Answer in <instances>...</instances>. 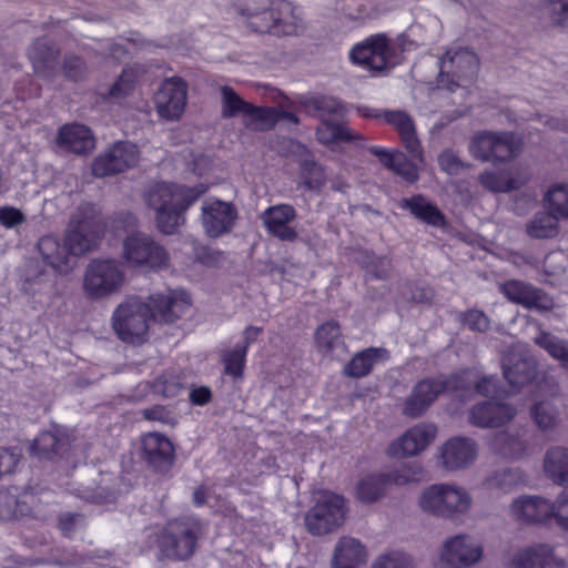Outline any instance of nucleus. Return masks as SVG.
Returning a JSON list of instances; mask_svg holds the SVG:
<instances>
[{"mask_svg": "<svg viewBox=\"0 0 568 568\" xmlns=\"http://www.w3.org/2000/svg\"><path fill=\"white\" fill-rule=\"evenodd\" d=\"M521 146V140L514 133L481 132L473 138L469 151L483 162L501 163L515 159Z\"/></svg>", "mask_w": 568, "mask_h": 568, "instance_id": "nucleus-11", "label": "nucleus"}, {"mask_svg": "<svg viewBox=\"0 0 568 568\" xmlns=\"http://www.w3.org/2000/svg\"><path fill=\"white\" fill-rule=\"evenodd\" d=\"M241 16L246 26L258 33L291 36L300 28L294 8L285 0H246Z\"/></svg>", "mask_w": 568, "mask_h": 568, "instance_id": "nucleus-1", "label": "nucleus"}, {"mask_svg": "<svg viewBox=\"0 0 568 568\" xmlns=\"http://www.w3.org/2000/svg\"><path fill=\"white\" fill-rule=\"evenodd\" d=\"M554 505L540 497L525 496L510 505L511 515L524 523H541L552 517Z\"/></svg>", "mask_w": 568, "mask_h": 568, "instance_id": "nucleus-29", "label": "nucleus"}, {"mask_svg": "<svg viewBox=\"0 0 568 568\" xmlns=\"http://www.w3.org/2000/svg\"><path fill=\"white\" fill-rule=\"evenodd\" d=\"M105 234L102 216L90 205L80 206L72 216L65 236L72 255H83L95 250Z\"/></svg>", "mask_w": 568, "mask_h": 568, "instance_id": "nucleus-3", "label": "nucleus"}, {"mask_svg": "<svg viewBox=\"0 0 568 568\" xmlns=\"http://www.w3.org/2000/svg\"><path fill=\"white\" fill-rule=\"evenodd\" d=\"M366 560L364 546L354 538L342 537L334 550L333 568H357Z\"/></svg>", "mask_w": 568, "mask_h": 568, "instance_id": "nucleus-36", "label": "nucleus"}, {"mask_svg": "<svg viewBox=\"0 0 568 568\" xmlns=\"http://www.w3.org/2000/svg\"><path fill=\"white\" fill-rule=\"evenodd\" d=\"M535 343L542 347L554 358L561 363L568 369V346L565 341L548 333L540 332L535 338Z\"/></svg>", "mask_w": 568, "mask_h": 568, "instance_id": "nucleus-49", "label": "nucleus"}, {"mask_svg": "<svg viewBox=\"0 0 568 568\" xmlns=\"http://www.w3.org/2000/svg\"><path fill=\"white\" fill-rule=\"evenodd\" d=\"M140 153L131 142H116L94 158L91 164L92 174L105 178L122 173L139 162Z\"/></svg>", "mask_w": 568, "mask_h": 568, "instance_id": "nucleus-15", "label": "nucleus"}, {"mask_svg": "<svg viewBox=\"0 0 568 568\" xmlns=\"http://www.w3.org/2000/svg\"><path fill=\"white\" fill-rule=\"evenodd\" d=\"M346 516L343 496L325 491L316 499L314 506L305 515V527L315 536L329 534L339 528Z\"/></svg>", "mask_w": 568, "mask_h": 568, "instance_id": "nucleus-10", "label": "nucleus"}, {"mask_svg": "<svg viewBox=\"0 0 568 568\" xmlns=\"http://www.w3.org/2000/svg\"><path fill=\"white\" fill-rule=\"evenodd\" d=\"M62 71L65 78L80 80L87 74V65L81 58L70 54L64 58Z\"/></svg>", "mask_w": 568, "mask_h": 568, "instance_id": "nucleus-58", "label": "nucleus"}, {"mask_svg": "<svg viewBox=\"0 0 568 568\" xmlns=\"http://www.w3.org/2000/svg\"><path fill=\"white\" fill-rule=\"evenodd\" d=\"M316 138L320 143L331 145L338 141L351 142L361 140L359 133L352 131L346 124L322 121L316 129Z\"/></svg>", "mask_w": 568, "mask_h": 568, "instance_id": "nucleus-39", "label": "nucleus"}, {"mask_svg": "<svg viewBox=\"0 0 568 568\" xmlns=\"http://www.w3.org/2000/svg\"><path fill=\"white\" fill-rule=\"evenodd\" d=\"M139 71L135 68L124 69L118 81L110 89V97L122 98L129 94L136 82Z\"/></svg>", "mask_w": 568, "mask_h": 568, "instance_id": "nucleus-55", "label": "nucleus"}, {"mask_svg": "<svg viewBox=\"0 0 568 568\" xmlns=\"http://www.w3.org/2000/svg\"><path fill=\"white\" fill-rule=\"evenodd\" d=\"M316 349L324 356L335 358L347 354L341 326L336 321H327L320 325L314 334Z\"/></svg>", "mask_w": 568, "mask_h": 568, "instance_id": "nucleus-28", "label": "nucleus"}, {"mask_svg": "<svg viewBox=\"0 0 568 568\" xmlns=\"http://www.w3.org/2000/svg\"><path fill=\"white\" fill-rule=\"evenodd\" d=\"M304 106L310 113L326 121L329 115L343 116L346 109L342 102L332 97L310 98L304 102Z\"/></svg>", "mask_w": 568, "mask_h": 568, "instance_id": "nucleus-44", "label": "nucleus"}, {"mask_svg": "<svg viewBox=\"0 0 568 568\" xmlns=\"http://www.w3.org/2000/svg\"><path fill=\"white\" fill-rule=\"evenodd\" d=\"M146 304L151 308L150 317L153 322L171 324L187 311L191 301L182 291L164 290L150 295Z\"/></svg>", "mask_w": 568, "mask_h": 568, "instance_id": "nucleus-17", "label": "nucleus"}, {"mask_svg": "<svg viewBox=\"0 0 568 568\" xmlns=\"http://www.w3.org/2000/svg\"><path fill=\"white\" fill-rule=\"evenodd\" d=\"M20 458V449L0 448V475L12 473L17 467Z\"/></svg>", "mask_w": 568, "mask_h": 568, "instance_id": "nucleus-61", "label": "nucleus"}, {"mask_svg": "<svg viewBox=\"0 0 568 568\" xmlns=\"http://www.w3.org/2000/svg\"><path fill=\"white\" fill-rule=\"evenodd\" d=\"M466 372L448 378L424 379L416 384L403 405V415L417 418L425 414L434 400L444 392H455L465 384Z\"/></svg>", "mask_w": 568, "mask_h": 568, "instance_id": "nucleus-9", "label": "nucleus"}, {"mask_svg": "<svg viewBox=\"0 0 568 568\" xmlns=\"http://www.w3.org/2000/svg\"><path fill=\"white\" fill-rule=\"evenodd\" d=\"M567 257L562 252H554L546 256L544 271L549 276H559L565 273Z\"/></svg>", "mask_w": 568, "mask_h": 568, "instance_id": "nucleus-60", "label": "nucleus"}, {"mask_svg": "<svg viewBox=\"0 0 568 568\" xmlns=\"http://www.w3.org/2000/svg\"><path fill=\"white\" fill-rule=\"evenodd\" d=\"M480 184L490 192L506 193L525 185L527 176L517 169L500 172L486 171L478 176Z\"/></svg>", "mask_w": 568, "mask_h": 568, "instance_id": "nucleus-32", "label": "nucleus"}, {"mask_svg": "<svg viewBox=\"0 0 568 568\" xmlns=\"http://www.w3.org/2000/svg\"><path fill=\"white\" fill-rule=\"evenodd\" d=\"M151 308L139 297L120 303L112 314V327L118 337L129 344H142L148 339Z\"/></svg>", "mask_w": 568, "mask_h": 568, "instance_id": "nucleus-4", "label": "nucleus"}, {"mask_svg": "<svg viewBox=\"0 0 568 568\" xmlns=\"http://www.w3.org/2000/svg\"><path fill=\"white\" fill-rule=\"evenodd\" d=\"M386 480L383 473L364 475L354 486L356 500L366 505L379 501L389 491Z\"/></svg>", "mask_w": 568, "mask_h": 568, "instance_id": "nucleus-35", "label": "nucleus"}, {"mask_svg": "<svg viewBox=\"0 0 568 568\" xmlns=\"http://www.w3.org/2000/svg\"><path fill=\"white\" fill-rule=\"evenodd\" d=\"M544 468L555 481L568 480V448H550L545 455Z\"/></svg>", "mask_w": 568, "mask_h": 568, "instance_id": "nucleus-41", "label": "nucleus"}, {"mask_svg": "<svg viewBox=\"0 0 568 568\" xmlns=\"http://www.w3.org/2000/svg\"><path fill=\"white\" fill-rule=\"evenodd\" d=\"M383 474L387 479L386 483L389 490L393 486L403 487L417 483L423 474V468L416 463L404 464L400 467Z\"/></svg>", "mask_w": 568, "mask_h": 568, "instance_id": "nucleus-47", "label": "nucleus"}, {"mask_svg": "<svg viewBox=\"0 0 568 568\" xmlns=\"http://www.w3.org/2000/svg\"><path fill=\"white\" fill-rule=\"evenodd\" d=\"M388 352L384 348H367L357 353L345 366L344 373L354 378L364 377L371 373L377 361H385Z\"/></svg>", "mask_w": 568, "mask_h": 568, "instance_id": "nucleus-37", "label": "nucleus"}, {"mask_svg": "<svg viewBox=\"0 0 568 568\" xmlns=\"http://www.w3.org/2000/svg\"><path fill=\"white\" fill-rule=\"evenodd\" d=\"M55 144L65 152L84 155L95 149V138L88 126L74 122L59 129Z\"/></svg>", "mask_w": 568, "mask_h": 568, "instance_id": "nucleus-23", "label": "nucleus"}, {"mask_svg": "<svg viewBox=\"0 0 568 568\" xmlns=\"http://www.w3.org/2000/svg\"><path fill=\"white\" fill-rule=\"evenodd\" d=\"M277 113L273 108L254 106L250 103L244 116L243 124L253 131H266L272 129L277 122Z\"/></svg>", "mask_w": 568, "mask_h": 568, "instance_id": "nucleus-42", "label": "nucleus"}, {"mask_svg": "<svg viewBox=\"0 0 568 568\" xmlns=\"http://www.w3.org/2000/svg\"><path fill=\"white\" fill-rule=\"evenodd\" d=\"M530 415L535 425L542 432L555 429L560 422L559 412L548 400L535 403L530 408Z\"/></svg>", "mask_w": 568, "mask_h": 568, "instance_id": "nucleus-45", "label": "nucleus"}, {"mask_svg": "<svg viewBox=\"0 0 568 568\" xmlns=\"http://www.w3.org/2000/svg\"><path fill=\"white\" fill-rule=\"evenodd\" d=\"M372 568H414L412 559L400 552H389L379 556Z\"/></svg>", "mask_w": 568, "mask_h": 568, "instance_id": "nucleus-57", "label": "nucleus"}, {"mask_svg": "<svg viewBox=\"0 0 568 568\" xmlns=\"http://www.w3.org/2000/svg\"><path fill=\"white\" fill-rule=\"evenodd\" d=\"M186 99V83L181 78L168 79L155 95L156 111L163 119L176 120L184 112Z\"/></svg>", "mask_w": 568, "mask_h": 568, "instance_id": "nucleus-20", "label": "nucleus"}, {"mask_svg": "<svg viewBox=\"0 0 568 568\" xmlns=\"http://www.w3.org/2000/svg\"><path fill=\"white\" fill-rule=\"evenodd\" d=\"M389 57V40L385 34L372 36L351 51V59L354 63L372 71L384 70Z\"/></svg>", "mask_w": 568, "mask_h": 568, "instance_id": "nucleus-21", "label": "nucleus"}, {"mask_svg": "<svg viewBox=\"0 0 568 568\" xmlns=\"http://www.w3.org/2000/svg\"><path fill=\"white\" fill-rule=\"evenodd\" d=\"M202 523L192 517L170 520L159 539L162 554L168 558L187 559L194 554L202 535Z\"/></svg>", "mask_w": 568, "mask_h": 568, "instance_id": "nucleus-6", "label": "nucleus"}, {"mask_svg": "<svg viewBox=\"0 0 568 568\" xmlns=\"http://www.w3.org/2000/svg\"><path fill=\"white\" fill-rule=\"evenodd\" d=\"M493 449L504 458L517 459L526 455L527 444L519 436L503 433L497 435L493 443Z\"/></svg>", "mask_w": 568, "mask_h": 568, "instance_id": "nucleus-43", "label": "nucleus"}, {"mask_svg": "<svg viewBox=\"0 0 568 568\" xmlns=\"http://www.w3.org/2000/svg\"><path fill=\"white\" fill-rule=\"evenodd\" d=\"M142 456L153 468L164 470L170 468L175 459L172 442L164 435L153 432L141 438Z\"/></svg>", "mask_w": 568, "mask_h": 568, "instance_id": "nucleus-24", "label": "nucleus"}, {"mask_svg": "<svg viewBox=\"0 0 568 568\" xmlns=\"http://www.w3.org/2000/svg\"><path fill=\"white\" fill-rule=\"evenodd\" d=\"M437 427L433 423H417L393 439L386 447L388 458L399 460L424 453L436 439Z\"/></svg>", "mask_w": 568, "mask_h": 568, "instance_id": "nucleus-12", "label": "nucleus"}, {"mask_svg": "<svg viewBox=\"0 0 568 568\" xmlns=\"http://www.w3.org/2000/svg\"><path fill=\"white\" fill-rule=\"evenodd\" d=\"M246 346H235L222 352L221 361L224 373L234 378H242L246 362Z\"/></svg>", "mask_w": 568, "mask_h": 568, "instance_id": "nucleus-51", "label": "nucleus"}, {"mask_svg": "<svg viewBox=\"0 0 568 568\" xmlns=\"http://www.w3.org/2000/svg\"><path fill=\"white\" fill-rule=\"evenodd\" d=\"M480 61L467 48L448 49L439 61V83L448 90L468 88L477 80Z\"/></svg>", "mask_w": 568, "mask_h": 568, "instance_id": "nucleus-7", "label": "nucleus"}, {"mask_svg": "<svg viewBox=\"0 0 568 568\" xmlns=\"http://www.w3.org/2000/svg\"><path fill=\"white\" fill-rule=\"evenodd\" d=\"M402 206L409 209L419 220L433 225H439L444 220L439 210L420 195L403 200Z\"/></svg>", "mask_w": 568, "mask_h": 568, "instance_id": "nucleus-46", "label": "nucleus"}, {"mask_svg": "<svg viewBox=\"0 0 568 568\" xmlns=\"http://www.w3.org/2000/svg\"><path fill=\"white\" fill-rule=\"evenodd\" d=\"M501 367L506 381L518 388L528 385L537 375L536 361L516 348H510L504 354Z\"/></svg>", "mask_w": 568, "mask_h": 568, "instance_id": "nucleus-22", "label": "nucleus"}, {"mask_svg": "<svg viewBox=\"0 0 568 568\" xmlns=\"http://www.w3.org/2000/svg\"><path fill=\"white\" fill-rule=\"evenodd\" d=\"M417 504L427 515L455 521L469 513L473 498L468 490L459 485L439 483L424 488Z\"/></svg>", "mask_w": 568, "mask_h": 568, "instance_id": "nucleus-2", "label": "nucleus"}, {"mask_svg": "<svg viewBox=\"0 0 568 568\" xmlns=\"http://www.w3.org/2000/svg\"><path fill=\"white\" fill-rule=\"evenodd\" d=\"M383 118L390 124L398 133L402 143L418 163H424V154L420 142L417 138L414 120L404 111L400 110H385Z\"/></svg>", "mask_w": 568, "mask_h": 568, "instance_id": "nucleus-25", "label": "nucleus"}, {"mask_svg": "<svg viewBox=\"0 0 568 568\" xmlns=\"http://www.w3.org/2000/svg\"><path fill=\"white\" fill-rule=\"evenodd\" d=\"M30 513V508L24 503H20L14 495H0V519L12 520L23 517Z\"/></svg>", "mask_w": 568, "mask_h": 568, "instance_id": "nucleus-54", "label": "nucleus"}, {"mask_svg": "<svg viewBox=\"0 0 568 568\" xmlns=\"http://www.w3.org/2000/svg\"><path fill=\"white\" fill-rule=\"evenodd\" d=\"M559 220L548 210L538 212L526 223L525 231L532 239H552L559 233Z\"/></svg>", "mask_w": 568, "mask_h": 568, "instance_id": "nucleus-38", "label": "nucleus"}, {"mask_svg": "<svg viewBox=\"0 0 568 568\" xmlns=\"http://www.w3.org/2000/svg\"><path fill=\"white\" fill-rule=\"evenodd\" d=\"M388 169L408 182H415L418 179V166L409 161L402 152L396 151L394 163L389 165Z\"/></svg>", "mask_w": 568, "mask_h": 568, "instance_id": "nucleus-56", "label": "nucleus"}, {"mask_svg": "<svg viewBox=\"0 0 568 568\" xmlns=\"http://www.w3.org/2000/svg\"><path fill=\"white\" fill-rule=\"evenodd\" d=\"M42 261L50 267L67 273L72 268V253L65 244H61L57 237L47 235L39 240L37 245Z\"/></svg>", "mask_w": 568, "mask_h": 568, "instance_id": "nucleus-31", "label": "nucleus"}, {"mask_svg": "<svg viewBox=\"0 0 568 568\" xmlns=\"http://www.w3.org/2000/svg\"><path fill=\"white\" fill-rule=\"evenodd\" d=\"M541 12L550 26L568 28V0H542Z\"/></svg>", "mask_w": 568, "mask_h": 568, "instance_id": "nucleus-52", "label": "nucleus"}, {"mask_svg": "<svg viewBox=\"0 0 568 568\" xmlns=\"http://www.w3.org/2000/svg\"><path fill=\"white\" fill-rule=\"evenodd\" d=\"M239 211L233 202L209 197L202 203L201 223L210 239H219L234 229Z\"/></svg>", "mask_w": 568, "mask_h": 568, "instance_id": "nucleus-14", "label": "nucleus"}, {"mask_svg": "<svg viewBox=\"0 0 568 568\" xmlns=\"http://www.w3.org/2000/svg\"><path fill=\"white\" fill-rule=\"evenodd\" d=\"M463 322L471 331L484 333L489 329L490 321L488 316L478 310H469L463 314Z\"/></svg>", "mask_w": 568, "mask_h": 568, "instance_id": "nucleus-59", "label": "nucleus"}, {"mask_svg": "<svg viewBox=\"0 0 568 568\" xmlns=\"http://www.w3.org/2000/svg\"><path fill=\"white\" fill-rule=\"evenodd\" d=\"M552 517L557 523L568 530V489L565 490L554 505Z\"/></svg>", "mask_w": 568, "mask_h": 568, "instance_id": "nucleus-63", "label": "nucleus"}, {"mask_svg": "<svg viewBox=\"0 0 568 568\" xmlns=\"http://www.w3.org/2000/svg\"><path fill=\"white\" fill-rule=\"evenodd\" d=\"M34 72L44 79H51L58 69V50L43 40H38L30 50Z\"/></svg>", "mask_w": 568, "mask_h": 568, "instance_id": "nucleus-34", "label": "nucleus"}, {"mask_svg": "<svg viewBox=\"0 0 568 568\" xmlns=\"http://www.w3.org/2000/svg\"><path fill=\"white\" fill-rule=\"evenodd\" d=\"M121 257L129 267L160 270L170 265V254L150 235L129 234L122 243Z\"/></svg>", "mask_w": 568, "mask_h": 568, "instance_id": "nucleus-8", "label": "nucleus"}, {"mask_svg": "<svg viewBox=\"0 0 568 568\" xmlns=\"http://www.w3.org/2000/svg\"><path fill=\"white\" fill-rule=\"evenodd\" d=\"M260 217L271 236L285 242H295L298 239V232L293 225L297 219V212L293 205L286 203L272 205L263 211Z\"/></svg>", "mask_w": 568, "mask_h": 568, "instance_id": "nucleus-18", "label": "nucleus"}, {"mask_svg": "<svg viewBox=\"0 0 568 568\" xmlns=\"http://www.w3.org/2000/svg\"><path fill=\"white\" fill-rule=\"evenodd\" d=\"M300 181L307 190L320 191L326 184L324 168L312 159L301 163Z\"/></svg>", "mask_w": 568, "mask_h": 568, "instance_id": "nucleus-48", "label": "nucleus"}, {"mask_svg": "<svg viewBox=\"0 0 568 568\" xmlns=\"http://www.w3.org/2000/svg\"><path fill=\"white\" fill-rule=\"evenodd\" d=\"M509 568H565V561L547 545H534L518 550Z\"/></svg>", "mask_w": 568, "mask_h": 568, "instance_id": "nucleus-26", "label": "nucleus"}, {"mask_svg": "<svg viewBox=\"0 0 568 568\" xmlns=\"http://www.w3.org/2000/svg\"><path fill=\"white\" fill-rule=\"evenodd\" d=\"M438 161L440 168L449 174L457 173L463 166L457 155L452 151L443 152L439 155Z\"/></svg>", "mask_w": 568, "mask_h": 568, "instance_id": "nucleus-64", "label": "nucleus"}, {"mask_svg": "<svg viewBox=\"0 0 568 568\" xmlns=\"http://www.w3.org/2000/svg\"><path fill=\"white\" fill-rule=\"evenodd\" d=\"M484 547L468 534L446 538L440 547V560L452 568H470L481 561Z\"/></svg>", "mask_w": 568, "mask_h": 568, "instance_id": "nucleus-13", "label": "nucleus"}, {"mask_svg": "<svg viewBox=\"0 0 568 568\" xmlns=\"http://www.w3.org/2000/svg\"><path fill=\"white\" fill-rule=\"evenodd\" d=\"M516 415L513 406L501 403L476 405L469 413L470 423L480 427H498L510 422Z\"/></svg>", "mask_w": 568, "mask_h": 568, "instance_id": "nucleus-30", "label": "nucleus"}, {"mask_svg": "<svg viewBox=\"0 0 568 568\" xmlns=\"http://www.w3.org/2000/svg\"><path fill=\"white\" fill-rule=\"evenodd\" d=\"M125 281L121 264L111 258H95L85 267L82 291L90 301H100L118 293Z\"/></svg>", "mask_w": 568, "mask_h": 568, "instance_id": "nucleus-5", "label": "nucleus"}, {"mask_svg": "<svg viewBox=\"0 0 568 568\" xmlns=\"http://www.w3.org/2000/svg\"><path fill=\"white\" fill-rule=\"evenodd\" d=\"M222 109L221 115L224 119L234 118L237 115L244 116L250 102L243 100L233 88L223 85L221 88Z\"/></svg>", "mask_w": 568, "mask_h": 568, "instance_id": "nucleus-50", "label": "nucleus"}, {"mask_svg": "<svg viewBox=\"0 0 568 568\" xmlns=\"http://www.w3.org/2000/svg\"><path fill=\"white\" fill-rule=\"evenodd\" d=\"M501 293L513 303L539 312H549L555 307L554 298L545 291L518 280H509L499 285Z\"/></svg>", "mask_w": 568, "mask_h": 568, "instance_id": "nucleus-19", "label": "nucleus"}, {"mask_svg": "<svg viewBox=\"0 0 568 568\" xmlns=\"http://www.w3.org/2000/svg\"><path fill=\"white\" fill-rule=\"evenodd\" d=\"M70 449V438L63 433L44 432L31 446V454L39 459H54L64 456Z\"/></svg>", "mask_w": 568, "mask_h": 568, "instance_id": "nucleus-33", "label": "nucleus"}, {"mask_svg": "<svg viewBox=\"0 0 568 568\" xmlns=\"http://www.w3.org/2000/svg\"><path fill=\"white\" fill-rule=\"evenodd\" d=\"M207 191L203 184L186 187L172 183H158L146 193L148 205L153 210L182 207L187 209L194 201Z\"/></svg>", "mask_w": 568, "mask_h": 568, "instance_id": "nucleus-16", "label": "nucleus"}, {"mask_svg": "<svg viewBox=\"0 0 568 568\" xmlns=\"http://www.w3.org/2000/svg\"><path fill=\"white\" fill-rule=\"evenodd\" d=\"M445 468L456 470L471 464L477 457V446L471 439L454 437L447 440L440 449Z\"/></svg>", "mask_w": 568, "mask_h": 568, "instance_id": "nucleus-27", "label": "nucleus"}, {"mask_svg": "<svg viewBox=\"0 0 568 568\" xmlns=\"http://www.w3.org/2000/svg\"><path fill=\"white\" fill-rule=\"evenodd\" d=\"M24 220V214L19 209L13 206L0 207V224L4 227L10 229L22 224Z\"/></svg>", "mask_w": 568, "mask_h": 568, "instance_id": "nucleus-62", "label": "nucleus"}, {"mask_svg": "<svg viewBox=\"0 0 568 568\" xmlns=\"http://www.w3.org/2000/svg\"><path fill=\"white\" fill-rule=\"evenodd\" d=\"M186 210L182 207L154 210L158 229L164 234H173L184 224L185 219L183 214Z\"/></svg>", "mask_w": 568, "mask_h": 568, "instance_id": "nucleus-53", "label": "nucleus"}, {"mask_svg": "<svg viewBox=\"0 0 568 568\" xmlns=\"http://www.w3.org/2000/svg\"><path fill=\"white\" fill-rule=\"evenodd\" d=\"M542 203L558 219L568 220V183L551 184L542 196Z\"/></svg>", "mask_w": 568, "mask_h": 568, "instance_id": "nucleus-40", "label": "nucleus"}]
</instances>
